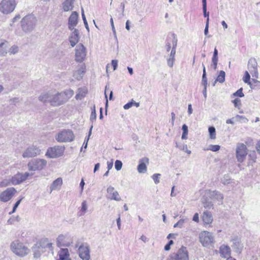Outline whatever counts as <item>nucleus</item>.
Instances as JSON below:
<instances>
[{"instance_id":"5fc2aeb1","label":"nucleus","mask_w":260,"mask_h":260,"mask_svg":"<svg viewBox=\"0 0 260 260\" xmlns=\"http://www.w3.org/2000/svg\"><path fill=\"white\" fill-rule=\"evenodd\" d=\"M243 89L242 88H240L238 89L236 92H235L233 95L234 96H237L239 97H243L244 96V93L242 92Z\"/></svg>"},{"instance_id":"bb28decb","label":"nucleus","mask_w":260,"mask_h":260,"mask_svg":"<svg viewBox=\"0 0 260 260\" xmlns=\"http://www.w3.org/2000/svg\"><path fill=\"white\" fill-rule=\"evenodd\" d=\"M9 46V43L6 41L0 43V55L5 56L7 54Z\"/></svg>"},{"instance_id":"0eeeda50","label":"nucleus","mask_w":260,"mask_h":260,"mask_svg":"<svg viewBox=\"0 0 260 260\" xmlns=\"http://www.w3.org/2000/svg\"><path fill=\"white\" fill-rule=\"evenodd\" d=\"M199 238L200 242L204 247H210L213 244L214 242L212 234L207 231L201 232Z\"/></svg>"},{"instance_id":"6e6d98bb","label":"nucleus","mask_w":260,"mask_h":260,"mask_svg":"<svg viewBox=\"0 0 260 260\" xmlns=\"http://www.w3.org/2000/svg\"><path fill=\"white\" fill-rule=\"evenodd\" d=\"M203 14L205 17L209 18V12H207V5H203Z\"/></svg>"},{"instance_id":"6e6552de","label":"nucleus","mask_w":260,"mask_h":260,"mask_svg":"<svg viewBox=\"0 0 260 260\" xmlns=\"http://www.w3.org/2000/svg\"><path fill=\"white\" fill-rule=\"evenodd\" d=\"M65 147L64 146H55L47 149L46 156L49 158H57L63 155Z\"/></svg>"},{"instance_id":"39448f33","label":"nucleus","mask_w":260,"mask_h":260,"mask_svg":"<svg viewBox=\"0 0 260 260\" xmlns=\"http://www.w3.org/2000/svg\"><path fill=\"white\" fill-rule=\"evenodd\" d=\"M247 154L246 146L242 143H238L236 145V157L238 162H243L246 159Z\"/></svg>"},{"instance_id":"7c9ffc66","label":"nucleus","mask_w":260,"mask_h":260,"mask_svg":"<svg viewBox=\"0 0 260 260\" xmlns=\"http://www.w3.org/2000/svg\"><path fill=\"white\" fill-rule=\"evenodd\" d=\"M202 220L205 224H210L213 221L211 214L208 211L204 212L202 216Z\"/></svg>"},{"instance_id":"0e129e2a","label":"nucleus","mask_w":260,"mask_h":260,"mask_svg":"<svg viewBox=\"0 0 260 260\" xmlns=\"http://www.w3.org/2000/svg\"><path fill=\"white\" fill-rule=\"evenodd\" d=\"M10 102L13 104H16L19 102V99L18 98L15 97L10 100Z\"/></svg>"},{"instance_id":"7ed1b4c3","label":"nucleus","mask_w":260,"mask_h":260,"mask_svg":"<svg viewBox=\"0 0 260 260\" xmlns=\"http://www.w3.org/2000/svg\"><path fill=\"white\" fill-rule=\"evenodd\" d=\"M56 140L59 143L70 142L74 140L75 136L71 129H63L55 135Z\"/></svg>"},{"instance_id":"bf43d9fd","label":"nucleus","mask_w":260,"mask_h":260,"mask_svg":"<svg viewBox=\"0 0 260 260\" xmlns=\"http://www.w3.org/2000/svg\"><path fill=\"white\" fill-rule=\"evenodd\" d=\"M34 255L35 257L38 258L40 256L41 253L40 252L39 250H38L36 249V248H34Z\"/></svg>"},{"instance_id":"f257e3e1","label":"nucleus","mask_w":260,"mask_h":260,"mask_svg":"<svg viewBox=\"0 0 260 260\" xmlns=\"http://www.w3.org/2000/svg\"><path fill=\"white\" fill-rule=\"evenodd\" d=\"M10 249L13 253L21 257L27 255L29 251L28 248L18 240H15L11 242Z\"/></svg>"},{"instance_id":"c03bdc74","label":"nucleus","mask_w":260,"mask_h":260,"mask_svg":"<svg viewBox=\"0 0 260 260\" xmlns=\"http://www.w3.org/2000/svg\"><path fill=\"white\" fill-rule=\"evenodd\" d=\"M221 182L224 185L229 184L231 182V178L228 175H225L221 179Z\"/></svg>"},{"instance_id":"9d476101","label":"nucleus","mask_w":260,"mask_h":260,"mask_svg":"<svg viewBox=\"0 0 260 260\" xmlns=\"http://www.w3.org/2000/svg\"><path fill=\"white\" fill-rule=\"evenodd\" d=\"M86 55L85 47L82 44H78L75 49V60L82 62Z\"/></svg>"},{"instance_id":"69168bd1","label":"nucleus","mask_w":260,"mask_h":260,"mask_svg":"<svg viewBox=\"0 0 260 260\" xmlns=\"http://www.w3.org/2000/svg\"><path fill=\"white\" fill-rule=\"evenodd\" d=\"M117 224L118 226V230L121 229V220H120V216L119 215L118 218L116 219Z\"/></svg>"},{"instance_id":"e433bc0d","label":"nucleus","mask_w":260,"mask_h":260,"mask_svg":"<svg viewBox=\"0 0 260 260\" xmlns=\"http://www.w3.org/2000/svg\"><path fill=\"white\" fill-rule=\"evenodd\" d=\"M225 73L223 71H220L219 74L217 77L216 81L219 83H222L225 80Z\"/></svg>"},{"instance_id":"ddd939ff","label":"nucleus","mask_w":260,"mask_h":260,"mask_svg":"<svg viewBox=\"0 0 260 260\" xmlns=\"http://www.w3.org/2000/svg\"><path fill=\"white\" fill-rule=\"evenodd\" d=\"M50 105L53 107H57L64 104L61 92L53 90Z\"/></svg>"},{"instance_id":"3c124183","label":"nucleus","mask_w":260,"mask_h":260,"mask_svg":"<svg viewBox=\"0 0 260 260\" xmlns=\"http://www.w3.org/2000/svg\"><path fill=\"white\" fill-rule=\"evenodd\" d=\"M96 118V111H95V106L93 107V109L91 111L90 119L91 121L95 120Z\"/></svg>"},{"instance_id":"412c9836","label":"nucleus","mask_w":260,"mask_h":260,"mask_svg":"<svg viewBox=\"0 0 260 260\" xmlns=\"http://www.w3.org/2000/svg\"><path fill=\"white\" fill-rule=\"evenodd\" d=\"M78 14L77 12H73L69 18L68 28L70 30L76 29L75 27L78 24Z\"/></svg>"},{"instance_id":"c9c22d12","label":"nucleus","mask_w":260,"mask_h":260,"mask_svg":"<svg viewBox=\"0 0 260 260\" xmlns=\"http://www.w3.org/2000/svg\"><path fill=\"white\" fill-rule=\"evenodd\" d=\"M249 85L251 89L260 88V81L256 79H252V82L249 83Z\"/></svg>"},{"instance_id":"f8f14e48","label":"nucleus","mask_w":260,"mask_h":260,"mask_svg":"<svg viewBox=\"0 0 260 260\" xmlns=\"http://www.w3.org/2000/svg\"><path fill=\"white\" fill-rule=\"evenodd\" d=\"M41 149L38 147L32 146L28 147L22 153L23 158H29L35 157L41 154Z\"/></svg>"},{"instance_id":"13d9d810","label":"nucleus","mask_w":260,"mask_h":260,"mask_svg":"<svg viewBox=\"0 0 260 260\" xmlns=\"http://www.w3.org/2000/svg\"><path fill=\"white\" fill-rule=\"evenodd\" d=\"M186 220V219H181L178 221L179 228H182L184 226V223Z\"/></svg>"},{"instance_id":"473e14b6","label":"nucleus","mask_w":260,"mask_h":260,"mask_svg":"<svg viewBox=\"0 0 260 260\" xmlns=\"http://www.w3.org/2000/svg\"><path fill=\"white\" fill-rule=\"evenodd\" d=\"M87 90L85 88H79L78 90V93L76 95L75 98L77 100H81L83 98H84L86 93Z\"/></svg>"},{"instance_id":"f3484780","label":"nucleus","mask_w":260,"mask_h":260,"mask_svg":"<svg viewBox=\"0 0 260 260\" xmlns=\"http://www.w3.org/2000/svg\"><path fill=\"white\" fill-rule=\"evenodd\" d=\"M107 191L108 193L107 196V199L116 201H119L121 200L118 192L115 190L113 187L110 186L108 187Z\"/></svg>"},{"instance_id":"5701e85b","label":"nucleus","mask_w":260,"mask_h":260,"mask_svg":"<svg viewBox=\"0 0 260 260\" xmlns=\"http://www.w3.org/2000/svg\"><path fill=\"white\" fill-rule=\"evenodd\" d=\"M58 255L59 259L58 260H71L67 248H61L58 251Z\"/></svg>"},{"instance_id":"9b49d317","label":"nucleus","mask_w":260,"mask_h":260,"mask_svg":"<svg viewBox=\"0 0 260 260\" xmlns=\"http://www.w3.org/2000/svg\"><path fill=\"white\" fill-rule=\"evenodd\" d=\"M16 191L14 187L8 188L0 194V201L3 202H8L14 196Z\"/></svg>"},{"instance_id":"72a5a7b5","label":"nucleus","mask_w":260,"mask_h":260,"mask_svg":"<svg viewBox=\"0 0 260 260\" xmlns=\"http://www.w3.org/2000/svg\"><path fill=\"white\" fill-rule=\"evenodd\" d=\"M233 245L232 246L234 249H235L237 251H240L242 248V246L240 240L238 239H233Z\"/></svg>"},{"instance_id":"1a4fd4ad","label":"nucleus","mask_w":260,"mask_h":260,"mask_svg":"<svg viewBox=\"0 0 260 260\" xmlns=\"http://www.w3.org/2000/svg\"><path fill=\"white\" fill-rule=\"evenodd\" d=\"M15 0H2L0 3V11L4 14H8L15 9L16 7Z\"/></svg>"},{"instance_id":"dca6fc26","label":"nucleus","mask_w":260,"mask_h":260,"mask_svg":"<svg viewBox=\"0 0 260 260\" xmlns=\"http://www.w3.org/2000/svg\"><path fill=\"white\" fill-rule=\"evenodd\" d=\"M79 255L83 260H89L90 256L89 254V249L87 245H81L79 249Z\"/></svg>"},{"instance_id":"603ef678","label":"nucleus","mask_w":260,"mask_h":260,"mask_svg":"<svg viewBox=\"0 0 260 260\" xmlns=\"http://www.w3.org/2000/svg\"><path fill=\"white\" fill-rule=\"evenodd\" d=\"M233 103H234L235 107L240 109L241 106V100L239 99L236 98V99L233 101Z\"/></svg>"},{"instance_id":"4d7b16f0","label":"nucleus","mask_w":260,"mask_h":260,"mask_svg":"<svg viewBox=\"0 0 260 260\" xmlns=\"http://www.w3.org/2000/svg\"><path fill=\"white\" fill-rule=\"evenodd\" d=\"M133 106H134V101L132 100L131 102L127 103L123 106V108L125 110H128L130 108H131Z\"/></svg>"},{"instance_id":"2f4dec72","label":"nucleus","mask_w":260,"mask_h":260,"mask_svg":"<svg viewBox=\"0 0 260 260\" xmlns=\"http://www.w3.org/2000/svg\"><path fill=\"white\" fill-rule=\"evenodd\" d=\"M64 103H66L74 94L73 90L71 89L66 90L63 92H61Z\"/></svg>"},{"instance_id":"b1692460","label":"nucleus","mask_w":260,"mask_h":260,"mask_svg":"<svg viewBox=\"0 0 260 260\" xmlns=\"http://www.w3.org/2000/svg\"><path fill=\"white\" fill-rule=\"evenodd\" d=\"M219 250L221 256L223 258L228 259L231 257V249L229 246L224 245H221Z\"/></svg>"},{"instance_id":"393cba45","label":"nucleus","mask_w":260,"mask_h":260,"mask_svg":"<svg viewBox=\"0 0 260 260\" xmlns=\"http://www.w3.org/2000/svg\"><path fill=\"white\" fill-rule=\"evenodd\" d=\"M176 43L173 45V47L171 51L169 57L167 59L168 65L170 67H172L174 64V61L175 60V55L176 53Z\"/></svg>"},{"instance_id":"2eb2a0df","label":"nucleus","mask_w":260,"mask_h":260,"mask_svg":"<svg viewBox=\"0 0 260 260\" xmlns=\"http://www.w3.org/2000/svg\"><path fill=\"white\" fill-rule=\"evenodd\" d=\"M57 245L58 247H69L72 243V239L68 235H60L56 239Z\"/></svg>"},{"instance_id":"c85d7f7f","label":"nucleus","mask_w":260,"mask_h":260,"mask_svg":"<svg viewBox=\"0 0 260 260\" xmlns=\"http://www.w3.org/2000/svg\"><path fill=\"white\" fill-rule=\"evenodd\" d=\"M75 0H64L62 3V8L64 11H71L73 9Z\"/></svg>"},{"instance_id":"a211bd4d","label":"nucleus","mask_w":260,"mask_h":260,"mask_svg":"<svg viewBox=\"0 0 260 260\" xmlns=\"http://www.w3.org/2000/svg\"><path fill=\"white\" fill-rule=\"evenodd\" d=\"M70 30L72 32L69 36V41L72 47H74L79 41V32L77 29Z\"/></svg>"},{"instance_id":"864d4df0","label":"nucleus","mask_w":260,"mask_h":260,"mask_svg":"<svg viewBox=\"0 0 260 260\" xmlns=\"http://www.w3.org/2000/svg\"><path fill=\"white\" fill-rule=\"evenodd\" d=\"M204 207L205 208L210 209L213 206V203L211 201H206L203 202Z\"/></svg>"},{"instance_id":"052dcab7","label":"nucleus","mask_w":260,"mask_h":260,"mask_svg":"<svg viewBox=\"0 0 260 260\" xmlns=\"http://www.w3.org/2000/svg\"><path fill=\"white\" fill-rule=\"evenodd\" d=\"M112 65L113 67V70H115L117 69L118 66V61L117 60H112Z\"/></svg>"},{"instance_id":"09e8293b","label":"nucleus","mask_w":260,"mask_h":260,"mask_svg":"<svg viewBox=\"0 0 260 260\" xmlns=\"http://www.w3.org/2000/svg\"><path fill=\"white\" fill-rule=\"evenodd\" d=\"M18 51V47L17 46L13 45L9 49V52L11 54H14L16 53H17Z\"/></svg>"},{"instance_id":"49530a36","label":"nucleus","mask_w":260,"mask_h":260,"mask_svg":"<svg viewBox=\"0 0 260 260\" xmlns=\"http://www.w3.org/2000/svg\"><path fill=\"white\" fill-rule=\"evenodd\" d=\"M161 176L160 174H154L152 175V178L155 184L159 183V179Z\"/></svg>"},{"instance_id":"cd10ccee","label":"nucleus","mask_w":260,"mask_h":260,"mask_svg":"<svg viewBox=\"0 0 260 260\" xmlns=\"http://www.w3.org/2000/svg\"><path fill=\"white\" fill-rule=\"evenodd\" d=\"M62 184V180L61 178H58L55 180L50 186L51 191L54 190L59 189Z\"/></svg>"},{"instance_id":"8fccbe9b","label":"nucleus","mask_w":260,"mask_h":260,"mask_svg":"<svg viewBox=\"0 0 260 260\" xmlns=\"http://www.w3.org/2000/svg\"><path fill=\"white\" fill-rule=\"evenodd\" d=\"M122 163L120 160H116L115 162V168L117 171H119L121 169Z\"/></svg>"},{"instance_id":"774afa93","label":"nucleus","mask_w":260,"mask_h":260,"mask_svg":"<svg viewBox=\"0 0 260 260\" xmlns=\"http://www.w3.org/2000/svg\"><path fill=\"white\" fill-rule=\"evenodd\" d=\"M182 150L185 151L186 152H187L188 154H190L191 153V151L187 149V145H184L183 146L182 148H181Z\"/></svg>"},{"instance_id":"79ce46f5","label":"nucleus","mask_w":260,"mask_h":260,"mask_svg":"<svg viewBox=\"0 0 260 260\" xmlns=\"http://www.w3.org/2000/svg\"><path fill=\"white\" fill-rule=\"evenodd\" d=\"M92 127H93V126H91L90 127L89 131L88 136L87 138L85 140V141L83 143V146L81 149V151H82L83 147H84V148H86L87 146L88 141L89 137L91 134V131H92Z\"/></svg>"},{"instance_id":"37998d69","label":"nucleus","mask_w":260,"mask_h":260,"mask_svg":"<svg viewBox=\"0 0 260 260\" xmlns=\"http://www.w3.org/2000/svg\"><path fill=\"white\" fill-rule=\"evenodd\" d=\"M220 146L218 145H210L209 146V148L207 149H204L205 150H211L214 152H216L220 149Z\"/></svg>"},{"instance_id":"e2e57ef3","label":"nucleus","mask_w":260,"mask_h":260,"mask_svg":"<svg viewBox=\"0 0 260 260\" xmlns=\"http://www.w3.org/2000/svg\"><path fill=\"white\" fill-rule=\"evenodd\" d=\"M110 23H111V26H112V31L113 32V34H114L115 36H116V30H115V27H114V25L113 20V18L112 17L110 19Z\"/></svg>"},{"instance_id":"f704fd0d","label":"nucleus","mask_w":260,"mask_h":260,"mask_svg":"<svg viewBox=\"0 0 260 260\" xmlns=\"http://www.w3.org/2000/svg\"><path fill=\"white\" fill-rule=\"evenodd\" d=\"M233 119L235 121H238L240 122L247 123L248 121V119L244 116H241L237 115L235 117H233Z\"/></svg>"},{"instance_id":"f03ea898","label":"nucleus","mask_w":260,"mask_h":260,"mask_svg":"<svg viewBox=\"0 0 260 260\" xmlns=\"http://www.w3.org/2000/svg\"><path fill=\"white\" fill-rule=\"evenodd\" d=\"M37 19L33 15L25 16L21 20V26L23 30L26 32H30L35 28Z\"/></svg>"},{"instance_id":"c756f323","label":"nucleus","mask_w":260,"mask_h":260,"mask_svg":"<svg viewBox=\"0 0 260 260\" xmlns=\"http://www.w3.org/2000/svg\"><path fill=\"white\" fill-rule=\"evenodd\" d=\"M88 204L86 201H83L81 203L80 209L77 213V216L81 217L83 216L87 211Z\"/></svg>"},{"instance_id":"20e7f679","label":"nucleus","mask_w":260,"mask_h":260,"mask_svg":"<svg viewBox=\"0 0 260 260\" xmlns=\"http://www.w3.org/2000/svg\"><path fill=\"white\" fill-rule=\"evenodd\" d=\"M47 163V161L44 159H32L27 164L28 170L30 171L42 170L46 167Z\"/></svg>"},{"instance_id":"de8ad7c7","label":"nucleus","mask_w":260,"mask_h":260,"mask_svg":"<svg viewBox=\"0 0 260 260\" xmlns=\"http://www.w3.org/2000/svg\"><path fill=\"white\" fill-rule=\"evenodd\" d=\"M250 78V76L249 75V73L248 72V71H246L245 73L244 76L243 77V81L246 83H248L249 84V83H250L249 81Z\"/></svg>"},{"instance_id":"aec40b11","label":"nucleus","mask_w":260,"mask_h":260,"mask_svg":"<svg viewBox=\"0 0 260 260\" xmlns=\"http://www.w3.org/2000/svg\"><path fill=\"white\" fill-rule=\"evenodd\" d=\"M53 90L48 91L42 92L38 97L39 101L46 104L49 103L50 104L51 98L53 94Z\"/></svg>"},{"instance_id":"680f3d73","label":"nucleus","mask_w":260,"mask_h":260,"mask_svg":"<svg viewBox=\"0 0 260 260\" xmlns=\"http://www.w3.org/2000/svg\"><path fill=\"white\" fill-rule=\"evenodd\" d=\"M21 201V200L20 199L16 202V203H15V204L14 205V206L13 207V209L12 213H14L16 209H17V208L20 204Z\"/></svg>"},{"instance_id":"a878e982","label":"nucleus","mask_w":260,"mask_h":260,"mask_svg":"<svg viewBox=\"0 0 260 260\" xmlns=\"http://www.w3.org/2000/svg\"><path fill=\"white\" fill-rule=\"evenodd\" d=\"M210 198L214 201H217L219 204L222 203L223 196L222 194L217 191H213L210 193Z\"/></svg>"},{"instance_id":"423d86ee","label":"nucleus","mask_w":260,"mask_h":260,"mask_svg":"<svg viewBox=\"0 0 260 260\" xmlns=\"http://www.w3.org/2000/svg\"><path fill=\"white\" fill-rule=\"evenodd\" d=\"M167 260H189L188 251L184 246H182L176 253L170 255Z\"/></svg>"},{"instance_id":"ea45409f","label":"nucleus","mask_w":260,"mask_h":260,"mask_svg":"<svg viewBox=\"0 0 260 260\" xmlns=\"http://www.w3.org/2000/svg\"><path fill=\"white\" fill-rule=\"evenodd\" d=\"M209 133L210 138L211 139H216V131L215 128L213 126H210L208 129Z\"/></svg>"},{"instance_id":"4c0bfd02","label":"nucleus","mask_w":260,"mask_h":260,"mask_svg":"<svg viewBox=\"0 0 260 260\" xmlns=\"http://www.w3.org/2000/svg\"><path fill=\"white\" fill-rule=\"evenodd\" d=\"M84 72L83 69H80L74 73V77L77 80H79L82 78Z\"/></svg>"},{"instance_id":"6ab92c4d","label":"nucleus","mask_w":260,"mask_h":260,"mask_svg":"<svg viewBox=\"0 0 260 260\" xmlns=\"http://www.w3.org/2000/svg\"><path fill=\"white\" fill-rule=\"evenodd\" d=\"M257 63L255 58L250 59L248 61V70L252 77H258Z\"/></svg>"},{"instance_id":"a19ab883","label":"nucleus","mask_w":260,"mask_h":260,"mask_svg":"<svg viewBox=\"0 0 260 260\" xmlns=\"http://www.w3.org/2000/svg\"><path fill=\"white\" fill-rule=\"evenodd\" d=\"M183 133L182 135L181 138L182 139H187V135L188 134V127L186 124H183L182 125V127Z\"/></svg>"},{"instance_id":"4468645a","label":"nucleus","mask_w":260,"mask_h":260,"mask_svg":"<svg viewBox=\"0 0 260 260\" xmlns=\"http://www.w3.org/2000/svg\"><path fill=\"white\" fill-rule=\"evenodd\" d=\"M30 175L28 172H25L24 174L18 173L11 178V184L12 185L19 184L26 180Z\"/></svg>"},{"instance_id":"a18cd8bd","label":"nucleus","mask_w":260,"mask_h":260,"mask_svg":"<svg viewBox=\"0 0 260 260\" xmlns=\"http://www.w3.org/2000/svg\"><path fill=\"white\" fill-rule=\"evenodd\" d=\"M81 11H82V19H83V22H84V24L85 25V26L86 29L89 31V27H88V23H87V20L86 19V17H85V16L84 12V10H83V8H82Z\"/></svg>"},{"instance_id":"58836bf2","label":"nucleus","mask_w":260,"mask_h":260,"mask_svg":"<svg viewBox=\"0 0 260 260\" xmlns=\"http://www.w3.org/2000/svg\"><path fill=\"white\" fill-rule=\"evenodd\" d=\"M12 185L11 178H7L0 181V187H6Z\"/></svg>"},{"instance_id":"338daca9","label":"nucleus","mask_w":260,"mask_h":260,"mask_svg":"<svg viewBox=\"0 0 260 260\" xmlns=\"http://www.w3.org/2000/svg\"><path fill=\"white\" fill-rule=\"evenodd\" d=\"M192 220H193V221H194L195 222H199V214H198V213H195L194 214V215H193Z\"/></svg>"},{"instance_id":"4be33fe9","label":"nucleus","mask_w":260,"mask_h":260,"mask_svg":"<svg viewBox=\"0 0 260 260\" xmlns=\"http://www.w3.org/2000/svg\"><path fill=\"white\" fill-rule=\"evenodd\" d=\"M138 166V171L140 173H145L147 170L146 164L148 163V158L146 157L140 159Z\"/></svg>"}]
</instances>
